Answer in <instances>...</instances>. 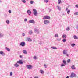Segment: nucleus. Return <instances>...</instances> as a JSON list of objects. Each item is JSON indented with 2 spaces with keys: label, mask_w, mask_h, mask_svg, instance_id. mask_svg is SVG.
Listing matches in <instances>:
<instances>
[{
  "label": "nucleus",
  "mask_w": 78,
  "mask_h": 78,
  "mask_svg": "<svg viewBox=\"0 0 78 78\" xmlns=\"http://www.w3.org/2000/svg\"><path fill=\"white\" fill-rule=\"evenodd\" d=\"M67 13L68 14H70V10H68V11H67Z\"/></svg>",
  "instance_id": "obj_26"
},
{
  "label": "nucleus",
  "mask_w": 78,
  "mask_h": 78,
  "mask_svg": "<svg viewBox=\"0 0 78 78\" xmlns=\"http://www.w3.org/2000/svg\"><path fill=\"white\" fill-rule=\"evenodd\" d=\"M23 54H25V55H27V50H23Z\"/></svg>",
  "instance_id": "obj_13"
},
{
  "label": "nucleus",
  "mask_w": 78,
  "mask_h": 78,
  "mask_svg": "<svg viewBox=\"0 0 78 78\" xmlns=\"http://www.w3.org/2000/svg\"><path fill=\"white\" fill-rule=\"evenodd\" d=\"M22 36H25V35L24 33H22Z\"/></svg>",
  "instance_id": "obj_43"
},
{
  "label": "nucleus",
  "mask_w": 78,
  "mask_h": 78,
  "mask_svg": "<svg viewBox=\"0 0 78 78\" xmlns=\"http://www.w3.org/2000/svg\"><path fill=\"white\" fill-rule=\"evenodd\" d=\"M4 36V34L0 32V38H2Z\"/></svg>",
  "instance_id": "obj_14"
},
{
  "label": "nucleus",
  "mask_w": 78,
  "mask_h": 78,
  "mask_svg": "<svg viewBox=\"0 0 78 78\" xmlns=\"http://www.w3.org/2000/svg\"><path fill=\"white\" fill-rule=\"evenodd\" d=\"M4 16L5 17H7V15L6 14H5Z\"/></svg>",
  "instance_id": "obj_48"
},
{
  "label": "nucleus",
  "mask_w": 78,
  "mask_h": 78,
  "mask_svg": "<svg viewBox=\"0 0 78 78\" xmlns=\"http://www.w3.org/2000/svg\"><path fill=\"white\" fill-rule=\"evenodd\" d=\"M44 23L45 25H47L48 23H50V21L49 20H44Z\"/></svg>",
  "instance_id": "obj_7"
},
{
  "label": "nucleus",
  "mask_w": 78,
  "mask_h": 78,
  "mask_svg": "<svg viewBox=\"0 0 78 78\" xmlns=\"http://www.w3.org/2000/svg\"><path fill=\"white\" fill-rule=\"evenodd\" d=\"M6 50L8 51H10V49L9 48H6Z\"/></svg>",
  "instance_id": "obj_30"
},
{
  "label": "nucleus",
  "mask_w": 78,
  "mask_h": 78,
  "mask_svg": "<svg viewBox=\"0 0 78 78\" xmlns=\"http://www.w3.org/2000/svg\"><path fill=\"white\" fill-rule=\"evenodd\" d=\"M31 78H32L31 77Z\"/></svg>",
  "instance_id": "obj_58"
},
{
  "label": "nucleus",
  "mask_w": 78,
  "mask_h": 78,
  "mask_svg": "<svg viewBox=\"0 0 78 78\" xmlns=\"http://www.w3.org/2000/svg\"><path fill=\"white\" fill-rule=\"evenodd\" d=\"M2 2V1L0 0V2Z\"/></svg>",
  "instance_id": "obj_55"
},
{
  "label": "nucleus",
  "mask_w": 78,
  "mask_h": 78,
  "mask_svg": "<svg viewBox=\"0 0 78 78\" xmlns=\"http://www.w3.org/2000/svg\"><path fill=\"white\" fill-rule=\"evenodd\" d=\"M34 78H39L38 77H34Z\"/></svg>",
  "instance_id": "obj_52"
},
{
  "label": "nucleus",
  "mask_w": 78,
  "mask_h": 78,
  "mask_svg": "<svg viewBox=\"0 0 78 78\" xmlns=\"http://www.w3.org/2000/svg\"><path fill=\"white\" fill-rule=\"evenodd\" d=\"M17 63L19 64H23V61L21 60L17 61Z\"/></svg>",
  "instance_id": "obj_6"
},
{
  "label": "nucleus",
  "mask_w": 78,
  "mask_h": 78,
  "mask_svg": "<svg viewBox=\"0 0 78 78\" xmlns=\"http://www.w3.org/2000/svg\"><path fill=\"white\" fill-rule=\"evenodd\" d=\"M75 44H74V43L72 44H71V46H72V47H74V46H75Z\"/></svg>",
  "instance_id": "obj_35"
},
{
  "label": "nucleus",
  "mask_w": 78,
  "mask_h": 78,
  "mask_svg": "<svg viewBox=\"0 0 78 78\" xmlns=\"http://www.w3.org/2000/svg\"><path fill=\"white\" fill-rule=\"evenodd\" d=\"M34 59H37V58L36 56H34Z\"/></svg>",
  "instance_id": "obj_37"
},
{
  "label": "nucleus",
  "mask_w": 78,
  "mask_h": 78,
  "mask_svg": "<svg viewBox=\"0 0 78 78\" xmlns=\"http://www.w3.org/2000/svg\"><path fill=\"white\" fill-rule=\"evenodd\" d=\"M62 3V2H61V0H58V4H60V3Z\"/></svg>",
  "instance_id": "obj_24"
},
{
  "label": "nucleus",
  "mask_w": 78,
  "mask_h": 78,
  "mask_svg": "<svg viewBox=\"0 0 78 78\" xmlns=\"http://www.w3.org/2000/svg\"><path fill=\"white\" fill-rule=\"evenodd\" d=\"M10 76H12V72H11L10 73Z\"/></svg>",
  "instance_id": "obj_39"
},
{
  "label": "nucleus",
  "mask_w": 78,
  "mask_h": 78,
  "mask_svg": "<svg viewBox=\"0 0 78 78\" xmlns=\"http://www.w3.org/2000/svg\"><path fill=\"white\" fill-rule=\"evenodd\" d=\"M27 13L28 14V15H30L31 14V11L30 10H27Z\"/></svg>",
  "instance_id": "obj_10"
},
{
  "label": "nucleus",
  "mask_w": 78,
  "mask_h": 78,
  "mask_svg": "<svg viewBox=\"0 0 78 78\" xmlns=\"http://www.w3.org/2000/svg\"><path fill=\"white\" fill-rule=\"evenodd\" d=\"M51 48L52 49H54V50H57V48L55 47H51Z\"/></svg>",
  "instance_id": "obj_20"
},
{
  "label": "nucleus",
  "mask_w": 78,
  "mask_h": 78,
  "mask_svg": "<svg viewBox=\"0 0 78 78\" xmlns=\"http://www.w3.org/2000/svg\"><path fill=\"white\" fill-rule=\"evenodd\" d=\"M61 67H64L65 66V65L64 64H62L61 65Z\"/></svg>",
  "instance_id": "obj_38"
},
{
  "label": "nucleus",
  "mask_w": 78,
  "mask_h": 78,
  "mask_svg": "<svg viewBox=\"0 0 78 78\" xmlns=\"http://www.w3.org/2000/svg\"><path fill=\"white\" fill-rule=\"evenodd\" d=\"M34 31L35 33H37V34H38V33H39V29H34Z\"/></svg>",
  "instance_id": "obj_11"
},
{
  "label": "nucleus",
  "mask_w": 78,
  "mask_h": 78,
  "mask_svg": "<svg viewBox=\"0 0 78 78\" xmlns=\"http://www.w3.org/2000/svg\"><path fill=\"white\" fill-rule=\"evenodd\" d=\"M76 77V74L73 72H72L70 75L69 76L70 78H73V77Z\"/></svg>",
  "instance_id": "obj_2"
},
{
  "label": "nucleus",
  "mask_w": 78,
  "mask_h": 78,
  "mask_svg": "<svg viewBox=\"0 0 78 78\" xmlns=\"http://www.w3.org/2000/svg\"><path fill=\"white\" fill-rule=\"evenodd\" d=\"M74 15H78V12H75L74 13Z\"/></svg>",
  "instance_id": "obj_36"
},
{
  "label": "nucleus",
  "mask_w": 78,
  "mask_h": 78,
  "mask_svg": "<svg viewBox=\"0 0 78 78\" xmlns=\"http://www.w3.org/2000/svg\"><path fill=\"white\" fill-rule=\"evenodd\" d=\"M27 1H28V0H27Z\"/></svg>",
  "instance_id": "obj_57"
},
{
  "label": "nucleus",
  "mask_w": 78,
  "mask_h": 78,
  "mask_svg": "<svg viewBox=\"0 0 78 78\" xmlns=\"http://www.w3.org/2000/svg\"><path fill=\"white\" fill-rule=\"evenodd\" d=\"M70 59H68L67 60V63H70Z\"/></svg>",
  "instance_id": "obj_27"
},
{
  "label": "nucleus",
  "mask_w": 78,
  "mask_h": 78,
  "mask_svg": "<svg viewBox=\"0 0 78 78\" xmlns=\"http://www.w3.org/2000/svg\"><path fill=\"white\" fill-rule=\"evenodd\" d=\"M73 37L75 39H78V37L76 35L73 36Z\"/></svg>",
  "instance_id": "obj_18"
},
{
  "label": "nucleus",
  "mask_w": 78,
  "mask_h": 78,
  "mask_svg": "<svg viewBox=\"0 0 78 78\" xmlns=\"http://www.w3.org/2000/svg\"><path fill=\"white\" fill-rule=\"evenodd\" d=\"M76 29H78V24H77L76 27Z\"/></svg>",
  "instance_id": "obj_41"
},
{
  "label": "nucleus",
  "mask_w": 78,
  "mask_h": 78,
  "mask_svg": "<svg viewBox=\"0 0 78 78\" xmlns=\"http://www.w3.org/2000/svg\"><path fill=\"white\" fill-rule=\"evenodd\" d=\"M71 68H72V69H75V68L74 67V65H73L71 67Z\"/></svg>",
  "instance_id": "obj_31"
},
{
  "label": "nucleus",
  "mask_w": 78,
  "mask_h": 78,
  "mask_svg": "<svg viewBox=\"0 0 78 78\" xmlns=\"http://www.w3.org/2000/svg\"><path fill=\"white\" fill-rule=\"evenodd\" d=\"M63 64L65 65H67V63H66V61L65 60H64L63 61Z\"/></svg>",
  "instance_id": "obj_19"
},
{
  "label": "nucleus",
  "mask_w": 78,
  "mask_h": 78,
  "mask_svg": "<svg viewBox=\"0 0 78 78\" xmlns=\"http://www.w3.org/2000/svg\"><path fill=\"white\" fill-rule=\"evenodd\" d=\"M40 71V73L41 74H43V73H44V71H43V70H41Z\"/></svg>",
  "instance_id": "obj_22"
},
{
  "label": "nucleus",
  "mask_w": 78,
  "mask_h": 78,
  "mask_svg": "<svg viewBox=\"0 0 78 78\" xmlns=\"http://www.w3.org/2000/svg\"><path fill=\"white\" fill-rule=\"evenodd\" d=\"M22 2L24 3H26V1L25 0H22Z\"/></svg>",
  "instance_id": "obj_33"
},
{
  "label": "nucleus",
  "mask_w": 78,
  "mask_h": 78,
  "mask_svg": "<svg viewBox=\"0 0 78 78\" xmlns=\"http://www.w3.org/2000/svg\"><path fill=\"white\" fill-rule=\"evenodd\" d=\"M20 58H22V55H20Z\"/></svg>",
  "instance_id": "obj_50"
},
{
  "label": "nucleus",
  "mask_w": 78,
  "mask_h": 78,
  "mask_svg": "<svg viewBox=\"0 0 78 78\" xmlns=\"http://www.w3.org/2000/svg\"><path fill=\"white\" fill-rule=\"evenodd\" d=\"M26 67L28 69H31L33 68V66L30 65L26 66Z\"/></svg>",
  "instance_id": "obj_4"
},
{
  "label": "nucleus",
  "mask_w": 78,
  "mask_h": 78,
  "mask_svg": "<svg viewBox=\"0 0 78 78\" xmlns=\"http://www.w3.org/2000/svg\"><path fill=\"white\" fill-rule=\"evenodd\" d=\"M57 8H58V9L60 11L61 10V7L59 6H57Z\"/></svg>",
  "instance_id": "obj_23"
},
{
  "label": "nucleus",
  "mask_w": 78,
  "mask_h": 78,
  "mask_svg": "<svg viewBox=\"0 0 78 78\" xmlns=\"http://www.w3.org/2000/svg\"><path fill=\"white\" fill-rule=\"evenodd\" d=\"M25 42H21L20 43V45L22 46V47H25Z\"/></svg>",
  "instance_id": "obj_5"
},
{
  "label": "nucleus",
  "mask_w": 78,
  "mask_h": 78,
  "mask_svg": "<svg viewBox=\"0 0 78 78\" xmlns=\"http://www.w3.org/2000/svg\"><path fill=\"white\" fill-rule=\"evenodd\" d=\"M26 41H27L29 42H31V39L30 38H27Z\"/></svg>",
  "instance_id": "obj_12"
},
{
  "label": "nucleus",
  "mask_w": 78,
  "mask_h": 78,
  "mask_svg": "<svg viewBox=\"0 0 78 78\" xmlns=\"http://www.w3.org/2000/svg\"><path fill=\"white\" fill-rule=\"evenodd\" d=\"M54 37H58V34H55Z\"/></svg>",
  "instance_id": "obj_21"
},
{
  "label": "nucleus",
  "mask_w": 78,
  "mask_h": 78,
  "mask_svg": "<svg viewBox=\"0 0 78 78\" xmlns=\"http://www.w3.org/2000/svg\"><path fill=\"white\" fill-rule=\"evenodd\" d=\"M66 78H69V77L68 76H67L66 77Z\"/></svg>",
  "instance_id": "obj_53"
},
{
  "label": "nucleus",
  "mask_w": 78,
  "mask_h": 78,
  "mask_svg": "<svg viewBox=\"0 0 78 78\" xmlns=\"http://www.w3.org/2000/svg\"><path fill=\"white\" fill-rule=\"evenodd\" d=\"M67 10H68V8L67 7L65 10L66 11H67Z\"/></svg>",
  "instance_id": "obj_46"
},
{
  "label": "nucleus",
  "mask_w": 78,
  "mask_h": 78,
  "mask_svg": "<svg viewBox=\"0 0 78 78\" xmlns=\"http://www.w3.org/2000/svg\"><path fill=\"white\" fill-rule=\"evenodd\" d=\"M0 54L2 55V56H5V53H3V52L2 51H0Z\"/></svg>",
  "instance_id": "obj_15"
},
{
  "label": "nucleus",
  "mask_w": 78,
  "mask_h": 78,
  "mask_svg": "<svg viewBox=\"0 0 78 78\" xmlns=\"http://www.w3.org/2000/svg\"><path fill=\"white\" fill-rule=\"evenodd\" d=\"M57 41H60V39L58 38Z\"/></svg>",
  "instance_id": "obj_51"
},
{
  "label": "nucleus",
  "mask_w": 78,
  "mask_h": 78,
  "mask_svg": "<svg viewBox=\"0 0 78 78\" xmlns=\"http://www.w3.org/2000/svg\"><path fill=\"white\" fill-rule=\"evenodd\" d=\"M44 67L45 68H47V65L45 64L44 65Z\"/></svg>",
  "instance_id": "obj_40"
},
{
  "label": "nucleus",
  "mask_w": 78,
  "mask_h": 78,
  "mask_svg": "<svg viewBox=\"0 0 78 78\" xmlns=\"http://www.w3.org/2000/svg\"><path fill=\"white\" fill-rule=\"evenodd\" d=\"M29 33L30 35L31 34H33V32L32 31V30H30V31H29Z\"/></svg>",
  "instance_id": "obj_25"
},
{
  "label": "nucleus",
  "mask_w": 78,
  "mask_h": 78,
  "mask_svg": "<svg viewBox=\"0 0 78 78\" xmlns=\"http://www.w3.org/2000/svg\"><path fill=\"white\" fill-rule=\"evenodd\" d=\"M19 66V65L17 63H16L14 64V67H17Z\"/></svg>",
  "instance_id": "obj_16"
},
{
  "label": "nucleus",
  "mask_w": 78,
  "mask_h": 78,
  "mask_svg": "<svg viewBox=\"0 0 78 78\" xmlns=\"http://www.w3.org/2000/svg\"><path fill=\"white\" fill-rule=\"evenodd\" d=\"M43 20H45V19H50V18L49 16H45L44 18H43Z\"/></svg>",
  "instance_id": "obj_8"
},
{
  "label": "nucleus",
  "mask_w": 78,
  "mask_h": 78,
  "mask_svg": "<svg viewBox=\"0 0 78 78\" xmlns=\"http://www.w3.org/2000/svg\"><path fill=\"white\" fill-rule=\"evenodd\" d=\"M34 3V1H31L30 2V4H33Z\"/></svg>",
  "instance_id": "obj_32"
},
{
  "label": "nucleus",
  "mask_w": 78,
  "mask_h": 78,
  "mask_svg": "<svg viewBox=\"0 0 78 78\" xmlns=\"http://www.w3.org/2000/svg\"><path fill=\"white\" fill-rule=\"evenodd\" d=\"M62 41L63 42H66V39H63V40H62Z\"/></svg>",
  "instance_id": "obj_34"
},
{
  "label": "nucleus",
  "mask_w": 78,
  "mask_h": 78,
  "mask_svg": "<svg viewBox=\"0 0 78 78\" xmlns=\"http://www.w3.org/2000/svg\"><path fill=\"white\" fill-rule=\"evenodd\" d=\"M44 2H46V3H47V2H48V0H45Z\"/></svg>",
  "instance_id": "obj_45"
},
{
  "label": "nucleus",
  "mask_w": 78,
  "mask_h": 78,
  "mask_svg": "<svg viewBox=\"0 0 78 78\" xmlns=\"http://www.w3.org/2000/svg\"><path fill=\"white\" fill-rule=\"evenodd\" d=\"M66 37H67V35H65V34L63 35L62 36V37L63 39H66Z\"/></svg>",
  "instance_id": "obj_17"
},
{
  "label": "nucleus",
  "mask_w": 78,
  "mask_h": 78,
  "mask_svg": "<svg viewBox=\"0 0 78 78\" xmlns=\"http://www.w3.org/2000/svg\"><path fill=\"white\" fill-rule=\"evenodd\" d=\"M6 23L7 24H9V20H7L6 21Z\"/></svg>",
  "instance_id": "obj_28"
},
{
  "label": "nucleus",
  "mask_w": 78,
  "mask_h": 78,
  "mask_svg": "<svg viewBox=\"0 0 78 78\" xmlns=\"http://www.w3.org/2000/svg\"><path fill=\"white\" fill-rule=\"evenodd\" d=\"M69 30H70V28L69 27H67L66 29V31H69Z\"/></svg>",
  "instance_id": "obj_29"
},
{
  "label": "nucleus",
  "mask_w": 78,
  "mask_h": 78,
  "mask_svg": "<svg viewBox=\"0 0 78 78\" xmlns=\"http://www.w3.org/2000/svg\"><path fill=\"white\" fill-rule=\"evenodd\" d=\"M9 13L10 14H11V10H9Z\"/></svg>",
  "instance_id": "obj_42"
},
{
  "label": "nucleus",
  "mask_w": 78,
  "mask_h": 78,
  "mask_svg": "<svg viewBox=\"0 0 78 78\" xmlns=\"http://www.w3.org/2000/svg\"><path fill=\"white\" fill-rule=\"evenodd\" d=\"M29 23H35V22L34 21V20H30L29 21Z\"/></svg>",
  "instance_id": "obj_9"
},
{
  "label": "nucleus",
  "mask_w": 78,
  "mask_h": 78,
  "mask_svg": "<svg viewBox=\"0 0 78 78\" xmlns=\"http://www.w3.org/2000/svg\"><path fill=\"white\" fill-rule=\"evenodd\" d=\"M50 11H51V10H50L49 11V12H50Z\"/></svg>",
  "instance_id": "obj_56"
},
{
  "label": "nucleus",
  "mask_w": 78,
  "mask_h": 78,
  "mask_svg": "<svg viewBox=\"0 0 78 78\" xmlns=\"http://www.w3.org/2000/svg\"><path fill=\"white\" fill-rule=\"evenodd\" d=\"M62 15H65V14H62Z\"/></svg>",
  "instance_id": "obj_54"
},
{
  "label": "nucleus",
  "mask_w": 78,
  "mask_h": 78,
  "mask_svg": "<svg viewBox=\"0 0 78 78\" xmlns=\"http://www.w3.org/2000/svg\"><path fill=\"white\" fill-rule=\"evenodd\" d=\"M24 21L25 22H27V19H24Z\"/></svg>",
  "instance_id": "obj_47"
},
{
  "label": "nucleus",
  "mask_w": 78,
  "mask_h": 78,
  "mask_svg": "<svg viewBox=\"0 0 78 78\" xmlns=\"http://www.w3.org/2000/svg\"><path fill=\"white\" fill-rule=\"evenodd\" d=\"M33 14L34 16H37V14H38V13H37V10H36L35 9H33Z\"/></svg>",
  "instance_id": "obj_1"
},
{
  "label": "nucleus",
  "mask_w": 78,
  "mask_h": 78,
  "mask_svg": "<svg viewBox=\"0 0 78 78\" xmlns=\"http://www.w3.org/2000/svg\"><path fill=\"white\" fill-rule=\"evenodd\" d=\"M67 53V50H65L63 51V55H66V56H67V57H69V54Z\"/></svg>",
  "instance_id": "obj_3"
},
{
  "label": "nucleus",
  "mask_w": 78,
  "mask_h": 78,
  "mask_svg": "<svg viewBox=\"0 0 78 78\" xmlns=\"http://www.w3.org/2000/svg\"><path fill=\"white\" fill-rule=\"evenodd\" d=\"M75 7L78 8V4L75 5Z\"/></svg>",
  "instance_id": "obj_44"
},
{
  "label": "nucleus",
  "mask_w": 78,
  "mask_h": 78,
  "mask_svg": "<svg viewBox=\"0 0 78 78\" xmlns=\"http://www.w3.org/2000/svg\"><path fill=\"white\" fill-rule=\"evenodd\" d=\"M39 44H40V45H42V42H40Z\"/></svg>",
  "instance_id": "obj_49"
}]
</instances>
